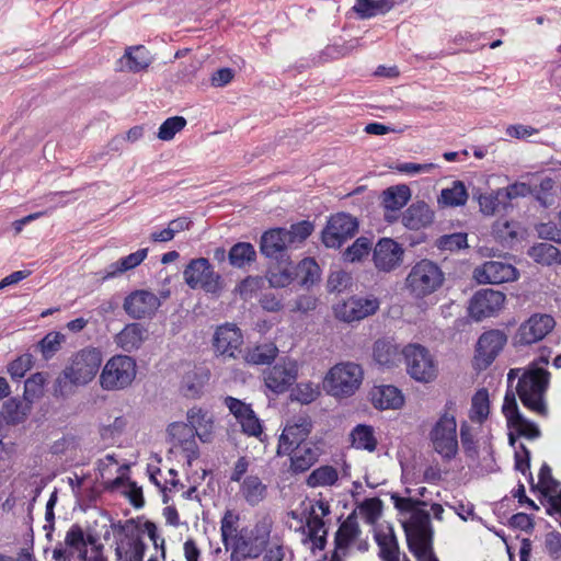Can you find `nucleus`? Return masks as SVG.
<instances>
[{
  "label": "nucleus",
  "mask_w": 561,
  "mask_h": 561,
  "mask_svg": "<svg viewBox=\"0 0 561 561\" xmlns=\"http://www.w3.org/2000/svg\"><path fill=\"white\" fill-rule=\"evenodd\" d=\"M240 516L232 510H227L220 519L221 542L229 561H250L259 559L265 546L271 541L274 520L271 515L256 516L253 525L238 528Z\"/></svg>",
  "instance_id": "1"
},
{
  "label": "nucleus",
  "mask_w": 561,
  "mask_h": 561,
  "mask_svg": "<svg viewBox=\"0 0 561 561\" xmlns=\"http://www.w3.org/2000/svg\"><path fill=\"white\" fill-rule=\"evenodd\" d=\"M516 378L518 379L516 393L523 405L538 415L547 416L546 392L550 382V373L536 363H531L526 368H511L508 370V388L512 387Z\"/></svg>",
  "instance_id": "2"
},
{
  "label": "nucleus",
  "mask_w": 561,
  "mask_h": 561,
  "mask_svg": "<svg viewBox=\"0 0 561 561\" xmlns=\"http://www.w3.org/2000/svg\"><path fill=\"white\" fill-rule=\"evenodd\" d=\"M103 362L102 352L96 347H84L73 354L61 375L56 380V392L65 394L67 382L72 386H85L98 375Z\"/></svg>",
  "instance_id": "3"
},
{
  "label": "nucleus",
  "mask_w": 561,
  "mask_h": 561,
  "mask_svg": "<svg viewBox=\"0 0 561 561\" xmlns=\"http://www.w3.org/2000/svg\"><path fill=\"white\" fill-rule=\"evenodd\" d=\"M392 500L401 513L410 514L409 519L403 523L408 545L433 537L430 513L420 508L426 502L400 496H392Z\"/></svg>",
  "instance_id": "4"
},
{
  "label": "nucleus",
  "mask_w": 561,
  "mask_h": 561,
  "mask_svg": "<svg viewBox=\"0 0 561 561\" xmlns=\"http://www.w3.org/2000/svg\"><path fill=\"white\" fill-rule=\"evenodd\" d=\"M363 376L359 365L351 362L339 363L328 371L324 386L333 397H351L362 385Z\"/></svg>",
  "instance_id": "5"
},
{
  "label": "nucleus",
  "mask_w": 561,
  "mask_h": 561,
  "mask_svg": "<svg viewBox=\"0 0 561 561\" xmlns=\"http://www.w3.org/2000/svg\"><path fill=\"white\" fill-rule=\"evenodd\" d=\"M407 288L416 298L426 297L436 291L444 282V273L430 260H421L407 276Z\"/></svg>",
  "instance_id": "6"
},
{
  "label": "nucleus",
  "mask_w": 561,
  "mask_h": 561,
  "mask_svg": "<svg viewBox=\"0 0 561 561\" xmlns=\"http://www.w3.org/2000/svg\"><path fill=\"white\" fill-rule=\"evenodd\" d=\"M137 366L134 358L127 355H115L104 365L100 375V385L106 391L123 390L131 385L136 377Z\"/></svg>",
  "instance_id": "7"
},
{
  "label": "nucleus",
  "mask_w": 561,
  "mask_h": 561,
  "mask_svg": "<svg viewBox=\"0 0 561 561\" xmlns=\"http://www.w3.org/2000/svg\"><path fill=\"white\" fill-rule=\"evenodd\" d=\"M115 537V552L122 559L129 561H142L146 545L140 538L138 526L134 519L118 520L112 524Z\"/></svg>",
  "instance_id": "8"
},
{
  "label": "nucleus",
  "mask_w": 561,
  "mask_h": 561,
  "mask_svg": "<svg viewBox=\"0 0 561 561\" xmlns=\"http://www.w3.org/2000/svg\"><path fill=\"white\" fill-rule=\"evenodd\" d=\"M183 277L192 289L202 288L209 294H218L222 289L221 276L205 257L191 260L183 271Z\"/></svg>",
  "instance_id": "9"
},
{
  "label": "nucleus",
  "mask_w": 561,
  "mask_h": 561,
  "mask_svg": "<svg viewBox=\"0 0 561 561\" xmlns=\"http://www.w3.org/2000/svg\"><path fill=\"white\" fill-rule=\"evenodd\" d=\"M430 437L434 450L445 459H453L458 451L457 423L454 415L444 413L434 424Z\"/></svg>",
  "instance_id": "10"
},
{
  "label": "nucleus",
  "mask_w": 561,
  "mask_h": 561,
  "mask_svg": "<svg viewBox=\"0 0 561 561\" xmlns=\"http://www.w3.org/2000/svg\"><path fill=\"white\" fill-rule=\"evenodd\" d=\"M408 374L416 381L430 382L437 375V367L428 350L420 344H409L403 348Z\"/></svg>",
  "instance_id": "11"
},
{
  "label": "nucleus",
  "mask_w": 561,
  "mask_h": 561,
  "mask_svg": "<svg viewBox=\"0 0 561 561\" xmlns=\"http://www.w3.org/2000/svg\"><path fill=\"white\" fill-rule=\"evenodd\" d=\"M358 230V221L346 213H337L329 217L321 233L327 248L339 249L352 239Z\"/></svg>",
  "instance_id": "12"
},
{
  "label": "nucleus",
  "mask_w": 561,
  "mask_h": 561,
  "mask_svg": "<svg viewBox=\"0 0 561 561\" xmlns=\"http://www.w3.org/2000/svg\"><path fill=\"white\" fill-rule=\"evenodd\" d=\"M243 334L237 324L226 322L215 329L211 339L214 354L224 359H236L241 353Z\"/></svg>",
  "instance_id": "13"
},
{
  "label": "nucleus",
  "mask_w": 561,
  "mask_h": 561,
  "mask_svg": "<svg viewBox=\"0 0 561 561\" xmlns=\"http://www.w3.org/2000/svg\"><path fill=\"white\" fill-rule=\"evenodd\" d=\"M556 327L553 317L534 313L524 321L514 335V344L527 346L543 340Z\"/></svg>",
  "instance_id": "14"
},
{
  "label": "nucleus",
  "mask_w": 561,
  "mask_h": 561,
  "mask_svg": "<svg viewBox=\"0 0 561 561\" xmlns=\"http://www.w3.org/2000/svg\"><path fill=\"white\" fill-rule=\"evenodd\" d=\"M505 295L493 289L478 290L469 301V316L476 321L497 314L504 307Z\"/></svg>",
  "instance_id": "15"
},
{
  "label": "nucleus",
  "mask_w": 561,
  "mask_h": 561,
  "mask_svg": "<svg viewBox=\"0 0 561 561\" xmlns=\"http://www.w3.org/2000/svg\"><path fill=\"white\" fill-rule=\"evenodd\" d=\"M224 403L234 416L238 424H240L243 434L256 438L263 434L262 422L253 411L251 404L231 396H227Z\"/></svg>",
  "instance_id": "16"
},
{
  "label": "nucleus",
  "mask_w": 561,
  "mask_h": 561,
  "mask_svg": "<svg viewBox=\"0 0 561 561\" xmlns=\"http://www.w3.org/2000/svg\"><path fill=\"white\" fill-rule=\"evenodd\" d=\"M297 377V362L293 359H283L265 371L264 382L273 392L283 393L295 383Z\"/></svg>",
  "instance_id": "17"
},
{
  "label": "nucleus",
  "mask_w": 561,
  "mask_h": 561,
  "mask_svg": "<svg viewBox=\"0 0 561 561\" xmlns=\"http://www.w3.org/2000/svg\"><path fill=\"white\" fill-rule=\"evenodd\" d=\"M379 309V300L370 297H352L334 308L336 318L344 322L359 321Z\"/></svg>",
  "instance_id": "18"
},
{
  "label": "nucleus",
  "mask_w": 561,
  "mask_h": 561,
  "mask_svg": "<svg viewBox=\"0 0 561 561\" xmlns=\"http://www.w3.org/2000/svg\"><path fill=\"white\" fill-rule=\"evenodd\" d=\"M507 342L506 334L501 330L484 332L478 340L476 362L480 368L490 366Z\"/></svg>",
  "instance_id": "19"
},
{
  "label": "nucleus",
  "mask_w": 561,
  "mask_h": 561,
  "mask_svg": "<svg viewBox=\"0 0 561 561\" xmlns=\"http://www.w3.org/2000/svg\"><path fill=\"white\" fill-rule=\"evenodd\" d=\"M312 430V422L308 416H299L293 423H287L278 439L277 455L288 454L295 446L308 443L307 439Z\"/></svg>",
  "instance_id": "20"
},
{
  "label": "nucleus",
  "mask_w": 561,
  "mask_h": 561,
  "mask_svg": "<svg viewBox=\"0 0 561 561\" xmlns=\"http://www.w3.org/2000/svg\"><path fill=\"white\" fill-rule=\"evenodd\" d=\"M403 253L402 247L397 241L382 238L374 248V264L380 272H391L402 263Z\"/></svg>",
  "instance_id": "21"
},
{
  "label": "nucleus",
  "mask_w": 561,
  "mask_h": 561,
  "mask_svg": "<svg viewBox=\"0 0 561 561\" xmlns=\"http://www.w3.org/2000/svg\"><path fill=\"white\" fill-rule=\"evenodd\" d=\"M517 270L508 263L488 261L473 271V278L479 284H502L517 279Z\"/></svg>",
  "instance_id": "22"
},
{
  "label": "nucleus",
  "mask_w": 561,
  "mask_h": 561,
  "mask_svg": "<svg viewBox=\"0 0 561 561\" xmlns=\"http://www.w3.org/2000/svg\"><path fill=\"white\" fill-rule=\"evenodd\" d=\"M159 306V298L148 290H136L124 300V310L134 319H141L153 314Z\"/></svg>",
  "instance_id": "23"
},
{
  "label": "nucleus",
  "mask_w": 561,
  "mask_h": 561,
  "mask_svg": "<svg viewBox=\"0 0 561 561\" xmlns=\"http://www.w3.org/2000/svg\"><path fill=\"white\" fill-rule=\"evenodd\" d=\"M290 459V471L294 473H302L309 470L322 455L321 447L314 442H308L295 446L288 450Z\"/></svg>",
  "instance_id": "24"
},
{
  "label": "nucleus",
  "mask_w": 561,
  "mask_h": 561,
  "mask_svg": "<svg viewBox=\"0 0 561 561\" xmlns=\"http://www.w3.org/2000/svg\"><path fill=\"white\" fill-rule=\"evenodd\" d=\"M290 247L285 228L271 229L261 237L260 250L266 257L282 260Z\"/></svg>",
  "instance_id": "25"
},
{
  "label": "nucleus",
  "mask_w": 561,
  "mask_h": 561,
  "mask_svg": "<svg viewBox=\"0 0 561 561\" xmlns=\"http://www.w3.org/2000/svg\"><path fill=\"white\" fill-rule=\"evenodd\" d=\"M362 530L354 514L348 515L339 526L334 536V553L346 556L356 542Z\"/></svg>",
  "instance_id": "26"
},
{
  "label": "nucleus",
  "mask_w": 561,
  "mask_h": 561,
  "mask_svg": "<svg viewBox=\"0 0 561 561\" xmlns=\"http://www.w3.org/2000/svg\"><path fill=\"white\" fill-rule=\"evenodd\" d=\"M378 546V556L381 561H398L402 559L399 542L396 537L393 527L390 525H380L376 528L374 535Z\"/></svg>",
  "instance_id": "27"
},
{
  "label": "nucleus",
  "mask_w": 561,
  "mask_h": 561,
  "mask_svg": "<svg viewBox=\"0 0 561 561\" xmlns=\"http://www.w3.org/2000/svg\"><path fill=\"white\" fill-rule=\"evenodd\" d=\"M370 397L374 407L380 410L399 409L404 402L401 390L391 385L375 386Z\"/></svg>",
  "instance_id": "28"
},
{
  "label": "nucleus",
  "mask_w": 561,
  "mask_h": 561,
  "mask_svg": "<svg viewBox=\"0 0 561 561\" xmlns=\"http://www.w3.org/2000/svg\"><path fill=\"white\" fill-rule=\"evenodd\" d=\"M147 329L142 324L134 322L125 325L124 329L115 335L114 342L119 348L130 353L142 345L147 339Z\"/></svg>",
  "instance_id": "29"
},
{
  "label": "nucleus",
  "mask_w": 561,
  "mask_h": 561,
  "mask_svg": "<svg viewBox=\"0 0 561 561\" xmlns=\"http://www.w3.org/2000/svg\"><path fill=\"white\" fill-rule=\"evenodd\" d=\"M434 213L425 202L411 204L402 214V224L410 230H419L432 224Z\"/></svg>",
  "instance_id": "30"
},
{
  "label": "nucleus",
  "mask_w": 561,
  "mask_h": 561,
  "mask_svg": "<svg viewBox=\"0 0 561 561\" xmlns=\"http://www.w3.org/2000/svg\"><path fill=\"white\" fill-rule=\"evenodd\" d=\"M373 356L376 364L392 368L398 366L403 357V350L390 340H378L374 344Z\"/></svg>",
  "instance_id": "31"
},
{
  "label": "nucleus",
  "mask_w": 561,
  "mask_h": 561,
  "mask_svg": "<svg viewBox=\"0 0 561 561\" xmlns=\"http://www.w3.org/2000/svg\"><path fill=\"white\" fill-rule=\"evenodd\" d=\"M187 424L194 430V433L203 443H208L213 438L214 421L207 411L202 408L193 407L186 413Z\"/></svg>",
  "instance_id": "32"
},
{
  "label": "nucleus",
  "mask_w": 561,
  "mask_h": 561,
  "mask_svg": "<svg viewBox=\"0 0 561 561\" xmlns=\"http://www.w3.org/2000/svg\"><path fill=\"white\" fill-rule=\"evenodd\" d=\"M239 494L250 506H257L267 496V485L257 476H247L240 483Z\"/></svg>",
  "instance_id": "33"
},
{
  "label": "nucleus",
  "mask_w": 561,
  "mask_h": 561,
  "mask_svg": "<svg viewBox=\"0 0 561 561\" xmlns=\"http://www.w3.org/2000/svg\"><path fill=\"white\" fill-rule=\"evenodd\" d=\"M152 62L149 50L142 46H131L126 49L124 56L119 59L121 69H126L137 73L147 69Z\"/></svg>",
  "instance_id": "34"
},
{
  "label": "nucleus",
  "mask_w": 561,
  "mask_h": 561,
  "mask_svg": "<svg viewBox=\"0 0 561 561\" xmlns=\"http://www.w3.org/2000/svg\"><path fill=\"white\" fill-rule=\"evenodd\" d=\"M148 255V249H139L134 253H130L121 260L111 263L104 270L102 280H107L122 275L123 273L130 271L140 265Z\"/></svg>",
  "instance_id": "35"
},
{
  "label": "nucleus",
  "mask_w": 561,
  "mask_h": 561,
  "mask_svg": "<svg viewBox=\"0 0 561 561\" xmlns=\"http://www.w3.org/2000/svg\"><path fill=\"white\" fill-rule=\"evenodd\" d=\"M209 380V373L204 368L194 367L182 378L181 389L186 397H197Z\"/></svg>",
  "instance_id": "36"
},
{
  "label": "nucleus",
  "mask_w": 561,
  "mask_h": 561,
  "mask_svg": "<svg viewBox=\"0 0 561 561\" xmlns=\"http://www.w3.org/2000/svg\"><path fill=\"white\" fill-rule=\"evenodd\" d=\"M394 5V0H356L353 11L362 20L371 19L389 12Z\"/></svg>",
  "instance_id": "37"
},
{
  "label": "nucleus",
  "mask_w": 561,
  "mask_h": 561,
  "mask_svg": "<svg viewBox=\"0 0 561 561\" xmlns=\"http://www.w3.org/2000/svg\"><path fill=\"white\" fill-rule=\"evenodd\" d=\"M411 197L407 185L391 186L382 193V205L386 211H398L403 208Z\"/></svg>",
  "instance_id": "38"
},
{
  "label": "nucleus",
  "mask_w": 561,
  "mask_h": 561,
  "mask_svg": "<svg viewBox=\"0 0 561 561\" xmlns=\"http://www.w3.org/2000/svg\"><path fill=\"white\" fill-rule=\"evenodd\" d=\"M352 446L356 449L367 450L373 453L377 448V438L373 426L366 424L356 425L351 434Z\"/></svg>",
  "instance_id": "39"
},
{
  "label": "nucleus",
  "mask_w": 561,
  "mask_h": 561,
  "mask_svg": "<svg viewBox=\"0 0 561 561\" xmlns=\"http://www.w3.org/2000/svg\"><path fill=\"white\" fill-rule=\"evenodd\" d=\"M339 481V471L335 467L323 465L314 470L306 479L309 488H327L333 486Z\"/></svg>",
  "instance_id": "40"
},
{
  "label": "nucleus",
  "mask_w": 561,
  "mask_h": 561,
  "mask_svg": "<svg viewBox=\"0 0 561 561\" xmlns=\"http://www.w3.org/2000/svg\"><path fill=\"white\" fill-rule=\"evenodd\" d=\"M296 278L295 265L291 262L278 263L270 267L267 279L272 287L283 288L293 283Z\"/></svg>",
  "instance_id": "41"
},
{
  "label": "nucleus",
  "mask_w": 561,
  "mask_h": 561,
  "mask_svg": "<svg viewBox=\"0 0 561 561\" xmlns=\"http://www.w3.org/2000/svg\"><path fill=\"white\" fill-rule=\"evenodd\" d=\"M528 254L537 263H540L542 265L549 266L553 264H561L560 250L550 243H537L529 249Z\"/></svg>",
  "instance_id": "42"
},
{
  "label": "nucleus",
  "mask_w": 561,
  "mask_h": 561,
  "mask_svg": "<svg viewBox=\"0 0 561 561\" xmlns=\"http://www.w3.org/2000/svg\"><path fill=\"white\" fill-rule=\"evenodd\" d=\"M229 263L237 268H243L256 259L254 247L249 242L236 243L228 253Z\"/></svg>",
  "instance_id": "43"
},
{
  "label": "nucleus",
  "mask_w": 561,
  "mask_h": 561,
  "mask_svg": "<svg viewBox=\"0 0 561 561\" xmlns=\"http://www.w3.org/2000/svg\"><path fill=\"white\" fill-rule=\"evenodd\" d=\"M468 193L461 181H454L450 187L443 188L438 203L449 207L462 206L467 203Z\"/></svg>",
  "instance_id": "44"
},
{
  "label": "nucleus",
  "mask_w": 561,
  "mask_h": 561,
  "mask_svg": "<svg viewBox=\"0 0 561 561\" xmlns=\"http://www.w3.org/2000/svg\"><path fill=\"white\" fill-rule=\"evenodd\" d=\"M490 413L489 392L485 388L479 389L471 399L470 419L483 423Z\"/></svg>",
  "instance_id": "45"
},
{
  "label": "nucleus",
  "mask_w": 561,
  "mask_h": 561,
  "mask_svg": "<svg viewBox=\"0 0 561 561\" xmlns=\"http://www.w3.org/2000/svg\"><path fill=\"white\" fill-rule=\"evenodd\" d=\"M278 348L273 343H264L250 350L245 355V360L253 365H268L277 356Z\"/></svg>",
  "instance_id": "46"
},
{
  "label": "nucleus",
  "mask_w": 561,
  "mask_h": 561,
  "mask_svg": "<svg viewBox=\"0 0 561 561\" xmlns=\"http://www.w3.org/2000/svg\"><path fill=\"white\" fill-rule=\"evenodd\" d=\"M296 270V277H299V283L302 286L313 285L320 277V268L317 262L307 257L299 262Z\"/></svg>",
  "instance_id": "47"
},
{
  "label": "nucleus",
  "mask_w": 561,
  "mask_h": 561,
  "mask_svg": "<svg viewBox=\"0 0 561 561\" xmlns=\"http://www.w3.org/2000/svg\"><path fill=\"white\" fill-rule=\"evenodd\" d=\"M31 403H24L15 398L9 399L3 405V415L8 423L19 424L26 419Z\"/></svg>",
  "instance_id": "48"
},
{
  "label": "nucleus",
  "mask_w": 561,
  "mask_h": 561,
  "mask_svg": "<svg viewBox=\"0 0 561 561\" xmlns=\"http://www.w3.org/2000/svg\"><path fill=\"white\" fill-rule=\"evenodd\" d=\"M480 210L486 215L492 216L500 210H506L508 208L504 196L500 195V188L479 197Z\"/></svg>",
  "instance_id": "49"
},
{
  "label": "nucleus",
  "mask_w": 561,
  "mask_h": 561,
  "mask_svg": "<svg viewBox=\"0 0 561 561\" xmlns=\"http://www.w3.org/2000/svg\"><path fill=\"white\" fill-rule=\"evenodd\" d=\"M287 547L282 537L271 534V541L265 546L262 561H284Z\"/></svg>",
  "instance_id": "50"
},
{
  "label": "nucleus",
  "mask_w": 561,
  "mask_h": 561,
  "mask_svg": "<svg viewBox=\"0 0 561 561\" xmlns=\"http://www.w3.org/2000/svg\"><path fill=\"white\" fill-rule=\"evenodd\" d=\"M186 126V119L182 116L167 118L159 127L158 138L163 141H170L174 136Z\"/></svg>",
  "instance_id": "51"
},
{
  "label": "nucleus",
  "mask_w": 561,
  "mask_h": 561,
  "mask_svg": "<svg viewBox=\"0 0 561 561\" xmlns=\"http://www.w3.org/2000/svg\"><path fill=\"white\" fill-rule=\"evenodd\" d=\"M370 249V240L366 237H359L344 251L343 259L345 262L351 263L360 261L364 256L368 255Z\"/></svg>",
  "instance_id": "52"
},
{
  "label": "nucleus",
  "mask_w": 561,
  "mask_h": 561,
  "mask_svg": "<svg viewBox=\"0 0 561 561\" xmlns=\"http://www.w3.org/2000/svg\"><path fill=\"white\" fill-rule=\"evenodd\" d=\"M359 514L369 524H375L382 512V502L377 497L366 499L359 505Z\"/></svg>",
  "instance_id": "53"
},
{
  "label": "nucleus",
  "mask_w": 561,
  "mask_h": 561,
  "mask_svg": "<svg viewBox=\"0 0 561 561\" xmlns=\"http://www.w3.org/2000/svg\"><path fill=\"white\" fill-rule=\"evenodd\" d=\"M65 342V335L60 332H49L39 342L41 352L45 359L51 358Z\"/></svg>",
  "instance_id": "54"
},
{
  "label": "nucleus",
  "mask_w": 561,
  "mask_h": 561,
  "mask_svg": "<svg viewBox=\"0 0 561 561\" xmlns=\"http://www.w3.org/2000/svg\"><path fill=\"white\" fill-rule=\"evenodd\" d=\"M313 231L312 222L302 220L290 226L286 229L288 240L291 247L302 243Z\"/></svg>",
  "instance_id": "55"
},
{
  "label": "nucleus",
  "mask_w": 561,
  "mask_h": 561,
  "mask_svg": "<svg viewBox=\"0 0 561 561\" xmlns=\"http://www.w3.org/2000/svg\"><path fill=\"white\" fill-rule=\"evenodd\" d=\"M508 427L514 430L519 436L526 437L528 439H536L541 435L538 425L527 420L524 415L518 416V419L511 423Z\"/></svg>",
  "instance_id": "56"
},
{
  "label": "nucleus",
  "mask_w": 561,
  "mask_h": 561,
  "mask_svg": "<svg viewBox=\"0 0 561 561\" xmlns=\"http://www.w3.org/2000/svg\"><path fill=\"white\" fill-rule=\"evenodd\" d=\"M409 550L417 561H438L433 552V537L408 545Z\"/></svg>",
  "instance_id": "57"
},
{
  "label": "nucleus",
  "mask_w": 561,
  "mask_h": 561,
  "mask_svg": "<svg viewBox=\"0 0 561 561\" xmlns=\"http://www.w3.org/2000/svg\"><path fill=\"white\" fill-rule=\"evenodd\" d=\"M319 394V387L313 385L312 382H300L291 392L293 399L302 404L313 402Z\"/></svg>",
  "instance_id": "58"
},
{
  "label": "nucleus",
  "mask_w": 561,
  "mask_h": 561,
  "mask_svg": "<svg viewBox=\"0 0 561 561\" xmlns=\"http://www.w3.org/2000/svg\"><path fill=\"white\" fill-rule=\"evenodd\" d=\"M45 376L41 373L32 375L24 383V400L32 403L43 392Z\"/></svg>",
  "instance_id": "59"
},
{
  "label": "nucleus",
  "mask_w": 561,
  "mask_h": 561,
  "mask_svg": "<svg viewBox=\"0 0 561 561\" xmlns=\"http://www.w3.org/2000/svg\"><path fill=\"white\" fill-rule=\"evenodd\" d=\"M516 224L508 220H499L492 227V233L503 243H511L517 238Z\"/></svg>",
  "instance_id": "60"
},
{
  "label": "nucleus",
  "mask_w": 561,
  "mask_h": 561,
  "mask_svg": "<svg viewBox=\"0 0 561 561\" xmlns=\"http://www.w3.org/2000/svg\"><path fill=\"white\" fill-rule=\"evenodd\" d=\"M538 479H539V484L542 488V492L546 495H549V497L551 495H556L560 492V490H559L560 482L557 481L552 477L551 468L547 463H543L541 466L539 474H538Z\"/></svg>",
  "instance_id": "61"
},
{
  "label": "nucleus",
  "mask_w": 561,
  "mask_h": 561,
  "mask_svg": "<svg viewBox=\"0 0 561 561\" xmlns=\"http://www.w3.org/2000/svg\"><path fill=\"white\" fill-rule=\"evenodd\" d=\"M168 434L175 446L184 439L197 436L186 422H173L168 426Z\"/></svg>",
  "instance_id": "62"
},
{
  "label": "nucleus",
  "mask_w": 561,
  "mask_h": 561,
  "mask_svg": "<svg viewBox=\"0 0 561 561\" xmlns=\"http://www.w3.org/2000/svg\"><path fill=\"white\" fill-rule=\"evenodd\" d=\"M531 194V187L529 184L524 182H515L504 188H500V195L504 196V199L510 207V202L519 197H526Z\"/></svg>",
  "instance_id": "63"
},
{
  "label": "nucleus",
  "mask_w": 561,
  "mask_h": 561,
  "mask_svg": "<svg viewBox=\"0 0 561 561\" xmlns=\"http://www.w3.org/2000/svg\"><path fill=\"white\" fill-rule=\"evenodd\" d=\"M32 367V357L28 354L14 359L8 367V373L13 380L22 379Z\"/></svg>",
  "instance_id": "64"
}]
</instances>
